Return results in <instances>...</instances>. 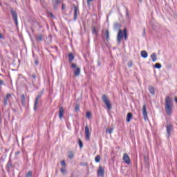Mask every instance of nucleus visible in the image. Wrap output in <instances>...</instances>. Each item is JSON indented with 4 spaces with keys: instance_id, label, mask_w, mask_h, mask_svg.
I'll return each mask as SVG.
<instances>
[{
    "instance_id": "1",
    "label": "nucleus",
    "mask_w": 177,
    "mask_h": 177,
    "mask_svg": "<svg viewBox=\"0 0 177 177\" xmlns=\"http://www.w3.org/2000/svg\"><path fill=\"white\" fill-rule=\"evenodd\" d=\"M120 28L121 25L120 24L115 23L114 24V30H119V32L117 35V41L119 45L121 44V41L124 37L125 41L128 39V32L127 30V28H124L123 31Z\"/></svg>"
},
{
    "instance_id": "2",
    "label": "nucleus",
    "mask_w": 177,
    "mask_h": 177,
    "mask_svg": "<svg viewBox=\"0 0 177 177\" xmlns=\"http://www.w3.org/2000/svg\"><path fill=\"white\" fill-rule=\"evenodd\" d=\"M165 112L167 115L172 114V100L169 96H167L165 98Z\"/></svg>"
},
{
    "instance_id": "3",
    "label": "nucleus",
    "mask_w": 177,
    "mask_h": 177,
    "mask_svg": "<svg viewBox=\"0 0 177 177\" xmlns=\"http://www.w3.org/2000/svg\"><path fill=\"white\" fill-rule=\"evenodd\" d=\"M102 100L105 104V106H106V108L108 109V110H111V104L110 103V100H109V98H107V95H106V94L102 95Z\"/></svg>"
},
{
    "instance_id": "4",
    "label": "nucleus",
    "mask_w": 177,
    "mask_h": 177,
    "mask_svg": "<svg viewBox=\"0 0 177 177\" xmlns=\"http://www.w3.org/2000/svg\"><path fill=\"white\" fill-rule=\"evenodd\" d=\"M71 68H75L74 69V75H75V77H80V75L81 74V68H77V65L74 63L71 64Z\"/></svg>"
},
{
    "instance_id": "5",
    "label": "nucleus",
    "mask_w": 177,
    "mask_h": 177,
    "mask_svg": "<svg viewBox=\"0 0 177 177\" xmlns=\"http://www.w3.org/2000/svg\"><path fill=\"white\" fill-rule=\"evenodd\" d=\"M42 95H44V91H41V93H39L35 100V111H37V110L38 109V101L39 100V99H41V97H42Z\"/></svg>"
},
{
    "instance_id": "6",
    "label": "nucleus",
    "mask_w": 177,
    "mask_h": 177,
    "mask_svg": "<svg viewBox=\"0 0 177 177\" xmlns=\"http://www.w3.org/2000/svg\"><path fill=\"white\" fill-rule=\"evenodd\" d=\"M11 15L12 16L13 20H14L16 26H18L19 22L17 21V12L15 10H13V9H11Z\"/></svg>"
},
{
    "instance_id": "7",
    "label": "nucleus",
    "mask_w": 177,
    "mask_h": 177,
    "mask_svg": "<svg viewBox=\"0 0 177 177\" xmlns=\"http://www.w3.org/2000/svg\"><path fill=\"white\" fill-rule=\"evenodd\" d=\"M84 133L86 136V140H89L91 139V132H89V127H88V125L85 127Z\"/></svg>"
},
{
    "instance_id": "8",
    "label": "nucleus",
    "mask_w": 177,
    "mask_h": 177,
    "mask_svg": "<svg viewBox=\"0 0 177 177\" xmlns=\"http://www.w3.org/2000/svg\"><path fill=\"white\" fill-rule=\"evenodd\" d=\"M173 129H174V126H172V124H169L167 125L166 131H167L168 138H169V136H171V132H172Z\"/></svg>"
},
{
    "instance_id": "9",
    "label": "nucleus",
    "mask_w": 177,
    "mask_h": 177,
    "mask_svg": "<svg viewBox=\"0 0 177 177\" xmlns=\"http://www.w3.org/2000/svg\"><path fill=\"white\" fill-rule=\"evenodd\" d=\"M123 161H124L127 165L131 164V158H129V156L127 155V153L123 154Z\"/></svg>"
},
{
    "instance_id": "10",
    "label": "nucleus",
    "mask_w": 177,
    "mask_h": 177,
    "mask_svg": "<svg viewBox=\"0 0 177 177\" xmlns=\"http://www.w3.org/2000/svg\"><path fill=\"white\" fill-rule=\"evenodd\" d=\"M142 115L144 117V120H147L149 117L147 116V109L146 108V104H145L142 106Z\"/></svg>"
},
{
    "instance_id": "11",
    "label": "nucleus",
    "mask_w": 177,
    "mask_h": 177,
    "mask_svg": "<svg viewBox=\"0 0 177 177\" xmlns=\"http://www.w3.org/2000/svg\"><path fill=\"white\" fill-rule=\"evenodd\" d=\"M74 8V17H73V20L74 21H75V20H77V16L78 15V12L80 10V9L78 8V7H77V6H73Z\"/></svg>"
},
{
    "instance_id": "12",
    "label": "nucleus",
    "mask_w": 177,
    "mask_h": 177,
    "mask_svg": "<svg viewBox=\"0 0 177 177\" xmlns=\"http://www.w3.org/2000/svg\"><path fill=\"white\" fill-rule=\"evenodd\" d=\"M103 35L109 42V41H110V32L109 31V29L105 30V32H103Z\"/></svg>"
},
{
    "instance_id": "13",
    "label": "nucleus",
    "mask_w": 177,
    "mask_h": 177,
    "mask_svg": "<svg viewBox=\"0 0 177 177\" xmlns=\"http://www.w3.org/2000/svg\"><path fill=\"white\" fill-rule=\"evenodd\" d=\"M64 115V109L63 108V106H61L59 107V118L62 120Z\"/></svg>"
},
{
    "instance_id": "14",
    "label": "nucleus",
    "mask_w": 177,
    "mask_h": 177,
    "mask_svg": "<svg viewBox=\"0 0 177 177\" xmlns=\"http://www.w3.org/2000/svg\"><path fill=\"white\" fill-rule=\"evenodd\" d=\"M97 174L100 176H104V169L102 166H99Z\"/></svg>"
},
{
    "instance_id": "15",
    "label": "nucleus",
    "mask_w": 177,
    "mask_h": 177,
    "mask_svg": "<svg viewBox=\"0 0 177 177\" xmlns=\"http://www.w3.org/2000/svg\"><path fill=\"white\" fill-rule=\"evenodd\" d=\"M12 97L11 94H7L5 99H4V106H8V100Z\"/></svg>"
},
{
    "instance_id": "16",
    "label": "nucleus",
    "mask_w": 177,
    "mask_h": 177,
    "mask_svg": "<svg viewBox=\"0 0 177 177\" xmlns=\"http://www.w3.org/2000/svg\"><path fill=\"white\" fill-rule=\"evenodd\" d=\"M36 41L37 42H41L44 39V35H38L35 37Z\"/></svg>"
},
{
    "instance_id": "17",
    "label": "nucleus",
    "mask_w": 177,
    "mask_h": 177,
    "mask_svg": "<svg viewBox=\"0 0 177 177\" xmlns=\"http://www.w3.org/2000/svg\"><path fill=\"white\" fill-rule=\"evenodd\" d=\"M149 93H151V95H156V91H155L154 87H153V86H149Z\"/></svg>"
},
{
    "instance_id": "18",
    "label": "nucleus",
    "mask_w": 177,
    "mask_h": 177,
    "mask_svg": "<svg viewBox=\"0 0 177 177\" xmlns=\"http://www.w3.org/2000/svg\"><path fill=\"white\" fill-rule=\"evenodd\" d=\"M21 104L24 106H26L27 102L26 101V96L24 95H21Z\"/></svg>"
},
{
    "instance_id": "19",
    "label": "nucleus",
    "mask_w": 177,
    "mask_h": 177,
    "mask_svg": "<svg viewBox=\"0 0 177 177\" xmlns=\"http://www.w3.org/2000/svg\"><path fill=\"white\" fill-rule=\"evenodd\" d=\"M133 116L131 113H128L127 116V122H131V120H132Z\"/></svg>"
},
{
    "instance_id": "20",
    "label": "nucleus",
    "mask_w": 177,
    "mask_h": 177,
    "mask_svg": "<svg viewBox=\"0 0 177 177\" xmlns=\"http://www.w3.org/2000/svg\"><path fill=\"white\" fill-rule=\"evenodd\" d=\"M99 33V31H97V29H96V27L93 26L92 27V34L93 35L97 36V34Z\"/></svg>"
},
{
    "instance_id": "21",
    "label": "nucleus",
    "mask_w": 177,
    "mask_h": 177,
    "mask_svg": "<svg viewBox=\"0 0 177 177\" xmlns=\"http://www.w3.org/2000/svg\"><path fill=\"white\" fill-rule=\"evenodd\" d=\"M74 55H73V53H71L68 54V59H69V63H73V60H74Z\"/></svg>"
},
{
    "instance_id": "22",
    "label": "nucleus",
    "mask_w": 177,
    "mask_h": 177,
    "mask_svg": "<svg viewBox=\"0 0 177 177\" xmlns=\"http://www.w3.org/2000/svg\"><path fill=\"white\" fill-rule=\"evenodd\" d=\"M141 56L144 59H146L147 57V56H149V55L147 54V52H146V50H142V51H141Z\"/></svg>"
},
{
    "instance_id": "23",
    "label": "nucleus",
    "mask_w": 177,
    "mask_h": 177,
    "mask_svg": "<svg viewBox=\"0 0 177 177\" xmlns=\"http://www.w3.org/2000/svg\"><path fill=\"white\" fill-rule=\"evenodd\" d=\"M151 59H152V62H156L157 60V54H156V53H152Z\"/></svg>"
},
{
    "instance_id": "24",
    "label": "nucleus",
    "mask_w": 177,
    "mask_h": 177,
    "mask_svg": "<svg viewBox=\"0 0 177 177\" xmlns=\"http://www.w3.org/2000/svg\"><path fill=\"white\" fill-rule=\"evenodd\" d=\"M86 118H88V120L92 118V113L90 111L86 113Z\"/></svg>"
},
{
    "instance_id": "25",
    "label": "nucleus",
    "mask_w": 177,
    "mask_h": 177,
    "mask_svg": "<svg viewBox=\"0 0 177 177\" xmlns=\"http://www.w3.org/2000/svg\"><path fill=\"white\" fill-rule=\"evenodd\" d=\"M113 131H114V129L110 128V129H106V133H113Z\"/></svg>"
},
{
    "instance_id": "26",
    "label": "nucleus",
    "mask_w": 177,
    "mask_h": 177,
    "mask_svg": "<svg viewBox=\"0 0 177 177\" xmlns=\"http://www.w3.org/2000/svg\"><path fill=\"white\" fill-rule=\"evenodd\" d=\"M68 155V158H70L71 160L72 158H74V153H73V151H69Z\"/></svg>"
},
{
    "instance_id": "27",
    "label": "nucleus",
    "mask_w": 177,
    "mask_h": 177,
    "mask_svg": "<svg viewBox=\"0 0 177 177\" xmlns=\"http://www.w3.org/2000/svg\"><path fill=\"white\" fill-rule=\"evenodd\" d=\"M53 3L55 5H59V3H62V1L60 0H53Z\"/></svg>"
},
{
    "instance_id": "28",
    "label": "nucleus",
    "mask_w": 177,
    "mask_h": 177,
    "mask_svg": "<svg viewBox=\"0 0 177 177\" xmlns=\"http://www.w3.org/2000/svg\"><path fill=\"white\" fill-rule=\"evenodd\" d=\"M95 162H100V156L97 155V156H95Z\"/></svg>"
},
{
    "instance_id": "29",
    "label": "nucleus",
    "mask_w": 177,
    "mask_h": 177,
    "mask_svg": "<svg viewBox=\"0 0 177 177\" xmlns=\"http://www.w3.org/2000/svg\"><path fill=\"white\" fill-rule=\"evenodd\" d=\"M32 176V171H29L28 172V174H26L25 177H31Z\"/></svg>"
},
{
    "instance_id": "30",
    "label": "nucleus",
    "mask_w": 177,
    "mask_h": 177,
    "mask_svg": "<svg viewBox=\"0 0 177 177\" xmlns=\"http://www.w3.org/2000/svg\"><path fill=\"white\" fill-rule=\"evenodd\" d=\"M75 111H76V113H78V111H80V104H77L75 105Z\"/></svg>"
},
{
    "instance_id": "31",
    "label": "nucleus",
    "mask_w": 177,
    "mask_h": 177,
    "mask_svg": "<svg viewBox=\"0 0 177 177\" xmlns=\"http://www.w3.org/2000/svg\"><path fill=\"white\" fill-rule=\"evenodd\" d=\"M60 164L62 167H64V168H66V167H67V165L66 164V161L64 160L61 161Z\"/></svg>"
},
{
    "instance_id": "32",
    "label": "nucleus",
    "mask_w": 177,
    "mask_h": 177,
    "mask_svg": "<svg viewBox=\"0 0 177 177\" xmlns=\"http://www.w3.org/2000/svg\"><path fill=\"white\" fill-rule=\"evenodd\" d=\"M154 67L155 68H160L162 67L161 66V64L160 63H156L155 65H154Z\"/></svg>"
},
{
    "instance_id": "33",
    "label": "nucleus",
    "mask_w": 177,
    "mask_h": 177,
    "mask_svg": "<svg viewBox=\"0 0 177 177\" xmlns=\"http://www.w3.org/2000/svg\"><path fill=\"white\" fill-rule=\"evenodd\" d=\"M78 143L80 149H82V147H84V144L82 143V141L81 140H79Z\"/></svg>"
},
{
    "instance_id": "34",
    "label": "nucleus",
    "mask_w": 177,
    "mask_h": 177,
    "mask_svg": "<svg viewBox=\"0 0 177 177\" xmlns=\"http://www.w3.org/2000/svg\"><path fill=\"white\" fill-rule=\"evenodd\" d=\"M60 171L63 174H66V168H61L60 169Z\"/></svg>"
},
{
    "instance_id": "35",
    "label": "nucleus",
    "mask_w": 177,
    "mask_h": 177,
    "mask_svg": "<svg viewBox=\"0 0 177 177\" xmlns=\"http://www.w3.org/2000/svg\"><path fill=\"white\" fill-rule=\"evenodd\" d=\"M144 160L145 161V162L147 164V162H149V158L146 156H144Z\"/></svg>"
},
{
    "instance_id": "36",
    "label": "nucleus",
    "mask_w": 177,
    "mask_h": 177,
    "mask_svg": "<svg viewBox=\"0 0 177 177\" xmlns=\"http://www.w3.org/2000/svg\"><path fill=\"white\" fill-rule=\"evenodd\" d=\"M35 64L36 66H38V64H39V61L38 59H36V60L35 61Z\"/></svg>"
},
{
    "instance_id": "37",
    "label": "nucleus",
    "mask_w": 177,
    "mask_h": 177,
    "mask_svg": "<svg viewBox=\"0 0 177 177\" xmlns=\"http://www.w3.org/2000/svg\"><path fill=\"white\" fill-rule=\"evenodd\" d=\"M128 66L129 67H132V62L130 61V62H128Z\"/></svg>"
},
{
    "instance_id": "38",
    "label": "nucleus",
    "mask_w": 177,
    "mask_h": 177,
    "mask_svg": "<svg viewBox=\"0 0 177 177\" xmlns=\"http://www.w3.org/2000/svg\"><path fill=\"white\" fill-rule=\"evenodd\" d=\"M93 0H87V5H90L91 2H92Z\"/></svg>"
},
{
    "instance_id": "39",
    "label": "nucleus",
    "mask_w": 177,
    "mask_h": 177,
    "mask_svg": "<svg viewBox=\"0 0 177 177\" xmlns=\"http://www.w3.org/2000/svg\"><path fill=\"white\" fill-rule=\"evenodd\" d=\"M54 8L57 9V4L53 3Z\"/></svg>"
},
{
    "instance_id": "40",
    "label": "nucleus",
    "mask_w": 177,
    "mask_h": 177,
    "mask_svg": "<svg viewBox=\"0 0 177 177\" xmlns=\"http://www.w3.org/2000/svg\"><path fill=\"white\" fill-rule=\"evenodd\" d=\"M32 78H33L34 80H36V79H37V75H35V74H33V75H32Z\"/></svg>"
},
{
    "instance_id": "41",
    "label": "nucleus",
    "mask_w": 177,
    "mask_h": 177,
    "mask_svg": "<svg viewBox=\"0 0 177 177\" xmlns=\"http://www.w3.org/2000/svg\"><path fill=\"white\" fill-rule=\"evenodd\" d=\"M0 85H3V80H0Z\"/></svg>"
},
{
    "instance_id": "42",
    "label": "nucleus",
    "mask_w": 177,
    "mask_h": 177,
    "mask_svg": "<svg viewBox=\"0 0 177 177\" xmlns=\"http://www.w3.org/2000/svg\"><path fill=\"white\" fill-rule=\"evenodd\" d=\"M19 154H20L19 151H17V152H15V156H19Z\"/></svg>"
},
{
    "instance_id": "43",
    "label": "nucleus",
    "mask_w": 177,
    "mask_h": 177,
    "mask_svg": "<svg viewBox=\"0 0 177 177\" xmlns=\"http://www.w3.org/2000/svg\"><path fill=\"white\" fill-rule=\"evenodd\" d=\"M8 167H11V166H12V163L10 162V161H9V162H8Z\"/></svg>"
},
{
    "instance_id": "44",
    "label": "nucleus",
    "mask_w": 177,
    "mask_h": 177,
    "mask_svg": "<svg viewBox=\"0 0 177 177\" xmlns=\"http://www.w3.org/2000/svg\"><path fill=\"white\" fill-rule=\"evenodd\" d=\"M3 36L1 34V32H0V39H3Z\"/></svg>"
},
{
    "instance_id": "45",
    "label": "nucleus",
    "mask_w": 177,
    "mask_h": 177,
    "mask_svg": "<svg viewBox=\"0 0 177 177\" xmlns=\"http://www.w3.org/2000/svg\"><path fill=\"white\" fill-rule=\"evenodd\" d=\"M145 34H146V29L144 28L143 35H145Z\"/></svg>"
},
{
    "instance_id": "46",
    "label": "nucleus",
    "mask_w": 177,
    "mask_h": 177,
    "mask_svg": "<svg viewBox=\"0 0 177 177\" xmlns=\"http://www.w3.org/2000/svg\"><path fill=\"white\" fill-rule=\"evenodd\" d=\"M64 8H65L64 4H62V9H64Z\"/></svg>"
},
{
    "instance_id": "47",
    "label": "nucleus",
    "mask_w": 177,
    "mask_h": 177,
    "mask_svg": "<svg viewBox=\"0 0 177 177\" xmlns=\"http://www.w3.org/2000/svg\"><path fill=\"white\" fill-rule=\"evenodd\" d=\"M175 102L177 103V97L175 98Z\"/></svg>"
},
{
    "instance_id": "48",
    "label": "nucleus",
    "mask_w": 177,
    "mask_h": 177,
    "mask_svg": "<svg viewBox=\"0 0 177 177\" xmlns=\"http://www.w3.org/2000/svg\"><path fill=\"white\" fill-rule=\"evenodd\" d=\"M139 1V2H142V1H143V0H138Z\"/></svg>"
}]
</instances>
